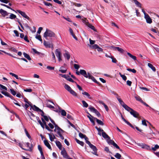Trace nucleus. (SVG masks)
I'll return each instance as SVG.
<instances>
[{
  "instance_id": "nucleus-1",
  "label": "nucleus",
  "mask_w": 159,
  "mask_h": 159,
  "mask_svg": "<svg viewBox=\"0 0 159 159\" xmlns=\"http://www.w3.org/2000/svg\"><path fill=\"white\" fill-rule=\"evenodd\" d=\"M55 34L52 31L48 29L46 30V31L44 32L43 34V37L46 39H47L48 37H54Z\"/></svg>"
},
{
  "instance_id": "nucleus-2",
  "label": "nucleus",
  "mask_w": 159,
  "mask_h": 159,
  "mask_svg": "<svg viewBox=\"0 0 159 159\" xmlns=\"http://www.w3.org/2000/svg\"><path fill=\"white\" fill-rule=\"evenodd\" d=\"M44 45L46 48H53V45L52 43L50 42L46 41L44 40L43 43Z\"/></svg>"
},
{
  "instance_id": "nucleus-3",
  "label": "nucleus",
  "mask_w": 159,
  "mask_h": 159,
  "mask_svg": "<svg viewBox=\"0 0 159 159\" xmlns=\"http://www.w3.org/2000/svg\"><path fill=\"white\" fill-rule=\"evenodd\" d=\"M55 131L59 135V137L62 140H63L64 139V138L62 135V134L64 132V131L63 130L60 128Z\"/></svg>"
},
{
  "instance_id": "nucleus-4",
  "label": "nucleus",
  "mask_w": 159,
  "mask_h": 159,
  "mask_svg": "<svg viewBox=\"0 0 159 159\" xmlns=\"http://www.w3.org/2000/svg\"><path fill=\"white\" fill-rule=\"evenodd\" d=\"M16 13H18L21 15L22 16L28 20H30V18L26 14V13L23 11H21L20 10H16Z\"/></svg>"
},
{
  "instance_id": "nucleus-5",
  "label": "nucleus",
  "mask_w": 159,
  "mask_h": 159,
  "mask_svg": "<svg viewBox=\"0 0 159 159\" xmlns=\"http://www.w3.org/2000/svg\"><path fill=\"white\" fill-rule=\"evenodd\" d=\"M80 73L86 78H88L89 76V75H90V74L89 72L87 74L86 71L84 70H80Z\"/></svg>"
},
{
  "instance_id": "nucleus-6",
  "label": "nucleus",
  "mask_w": 159,
  "mask_h": 159,
  "mask_svg": "<svg viewBox=\"0 0 159 159\" xmlns=\"http://www.w3.org/2000/svg\"><path fill=\"white\" fill-rule=\"evenodd\" d=\"M130 114L132 115L134 117L138 118L140 119V117H139V113L137 111H135L134 110L130 112Z\"/></svg>"
},
{
  "instance_id": "nucleus-7",
  "label": "nucleus",
  "mask_w": 159,
  "mask_h": 159,
  "mask_svg": "<svg viewBox=\"0 0 159 159\" xmlns=\"http://www.w3.org/2000/svg\"><path fill=\"white\" fill-rule=\"evenodd\" d=\"M93 150V152H92V153L97 156H98V154H97V148H96V147L94 146L93 145H92L90 147H89Z\"/></svg>"
},
{
  "instance_id": "nucleus-8",
  "label": "nucleus",
  "mask_w": 159,
  "mask_h": 159,
  "mask_svg": "<svg viewBox=\"0 0 159 159\" xmlns=\"http://www.w3.org/2000/svg\"><path fill=\"white\" fill-rule=\"evenodd\" d=\"M61 154L62 155L63 157L67 159V158H68V157H69V156L67 154L66 150L64 148H63L61 150Z\"/></svg>"
},
{
  "instance_id": "nucleus-9",
  "label": "nucleus",
  "mask_w": 159,
  "mask_h": 159,
  "mask_svg": "<svg viewBox=\"0 0 159 159\" xmlns=\"http://www.w3.org/2000/svg\"><path fill=\"white\" fill-rule=\"evenodd\" d=\"M138 145L143 148L146 149L148 150H150L151 148L149 146L144 143H139Z\"/></svg>"
},
{
  "instance_id": "nucleus-10",
  "label": "nucleus",
  "mask_w": 159,
  "mask_h": 159,
  "mask_svg": "<svg viewBox=\"0 0 159 159\" xmlns=\"http://www.w3.org/2000/svg\"><path fill=\"white\" fill-rule=\"evenodd\" d=\"M144 18L145 19L147 23L150 24L152 23V19L148 15L145 16H144Z\"/></svg>"
},
{
  "instance_id": "nucleus-11",
  "label": "nucleus",
  "mask_w": 159,
  "mask_h": 159,
  "mask_svg": "<svg viewBox=\"0 0 159 159\" xmlns=\"http://www.w3.org/2000/svg\"><path fill=\"white\" fill-rule=\"evenodd\" d=\"M38 149L40 152L41 155V158L42 159H45V157L44 156L43 153L42 152V148L40 145H38Z\"/></svg>"
},
{
  "instance_id": "nucleus-12",
  "label": "nucleus",
  "mask_w": 159,
  "mask_h": 159,
  "mask_svg": "<svg viewBox=\"0 0 159 159\" xmlns=\"http://www.w3.org/2000/svg\"><path fill=\"white\" fill-rule=\"evenodd\" d=\"M112 47L114 50H117L121 53H123L124 52L123 49L118 47Z\"/></svg>"
},
{
  "instance_id": "nucleus-13",
  "label": "nucleus",
  "mask_w": 159,
  "mask_h": 159,
  "mask_svg": "<svg viewBox=\"0 0 159 159\" xmlns=\"http://www.w3.org/2000/svg\"><path fill=\"white\" fill-rule=\"evenodd\" d=\"M55 53L57 57L61 56V53L59 49H57L56 50Z\"/></svg>"
},
{
  "instance_id": "nucleus-14",
  "label": "nucleus",
  "mask_w": 159,
  "mask_h": 159,
  "mask_svg": "<svg viewBox=\"0 0 159 159\" xmlns=\"http://www.w3.org/2000/svg\"><path fill=\"white\" fill-rule=\"evenodd\" d=\"M88 78L89 79H91L94 82L97 84H99V83L95 79L94 77H93L92 75H91L90 74V75H89Z\"/></svg>"
},
{
  "instance_id": "nucleus-15",
  "label": "nucleus",
  "mask_w": 159,
  "mask_h": 159,
  "mask_svg": "<svg viewBox=\"0 0 159 159\" xmlns=\"http://www.w3.org/2000/svg\"><path fill=\"white\" fill-rule=\"evenodd\" d=\"M135 4V5L138 7H141L142 4L139 2L137 0H132Z\"/></svg>"
},
{
  "instance_id": "nucleus-16",
  "label": "nucleus",
  "mask_w": 159,
  "mask_h": 159,
  "mask_svg": "<svg viewBox=\"0 0 159 159\" xmlns=\"http://www.w3.org/2000/svg\"><path fill=\"white\" fill-rule=\"evenodd\" d=\"M82 94L84 96H85L89 99H91L92 98L91 97H90V94L84 91V90H83Z\"/></svg>"
},
{
  "instance_id": "nucleus-17",
  "label": "nucleus",
  "mask_w": 159,
  "mask_h": 159,
  "mask_svg": "<svg viewBox=\"0 0 159 159\" xmlns=\"http://www.w3.org/2000/svg\"><path fill=\"white\" fill-rule=\"evenodd\" d=\"M47 134L49 135L50 141H53L54 139H55V137L54 134H51L49 133H48Z\"/></svg>"
},
{
  "instance_id": "nucleus-18",
  "label": "nucleus",
  "mask_w": 159,
  "mask_h": 159,
  "mask_svg": "<svg viewBox=\"0 0 159 159\" xmlns=\"http://www.w3.org/2000/svg\"><path fill=\"white\" fill-rule=\"evenodd\" d=\"M64 56L65 58L69 60L70 57V55L69 52L67 51H66V53L64 54Z\"/></svg>"
},
{
  "instance_id": "nucleus-19",
  "label": "nucleus",
  "mask_w": 159,
  "mask_h": 159,
  "mask_svg": "<svg viewBox=\"0 0 159 159\" xmlns=\"http://www.w3.org/2000/svg\"><path fill=\"white\" fill-rule=\"evenodd\" d=\"M0 13L2 14L3 17L6 16V14L7 13V12L3 10L2 9H0Z\"/></svg>"
},
{
  "instance_id": "nucleus-20",
  "label": "nucleus",
  "mask_w": 159,
  "mask_h": 159,
  "mask_svg": "<svg viewBox=\"0 0 159 159\" xmlns=\"http://www.w3.org/2000/svg\"><path fill=\"white\" fill-rule=\"evenodd\" d=\"M31 108H32L34 110L37 111L38 112H39V111H41V110L39 109V107H36L35 105L31 106Z\"/></svg>"
},
{
  "instance_id": "nucleus-21",
  "label": "nucleus",
  "mask_w": 159,
  "mask_h": 159,
  "mask_svg": "<svg viewBox=\"0 0 159 159\" xmlns=\"http://www.w3.org/2000/svg\"><path fill=\"white\" fill-rule=\"evenodd\" d=\"M10 15H9V16L6 17V18H10L11 19H13L16 18V16L15 15L11 13H10Z\"/></svg>"
},
{
  "instance_id": "nucleus-22",
  "label": "nucleus",
  "mask_w": 159,
  "mask_h": 159,
  "mask_svg": "<svg viewBox=\"0 0 159 159\" xmlns=\"http://www.w3.org/2000/svg\"><path fill=\"white\" fill-rule=\"evenodd\" d=\"M69 31L70 32V34L72 35V37H73L74 39H75L76 40H77V38L75 36V34L73 33V31L71 28H70L69 29Z\"/></svg>"
},
{
  "instance_id": "nucleus-23",
  "label": "nucleus",
  "mask_w": 159,
  "mask_h": 159,
  "mask_svg": "<svg viewBox=\"0 0 159 159\" xmlns=\"http://www.w3.org/2000/svg\"><path fill=\"white\" fill-rule=\"evenodd\" d=\"M124 108L125 110L129 112L130 111H132L133 110L132 109L128 107L127 105H124Z\"/></svg>"
},
{
  "instance_id": "nucleus-24",
  "label": "nucleus",
  "mask_w": 159,
  "mask_h": 159,
  "mask_svg": "<svg viewBox=\"0 0 159 159\" xmlns=\"http://www.w3.org/2000/svg\"><path fill=\"white\" fill-rule=\"evenodd\" d=\"M43 142L45 146H46L49 149H51V147L48 140H44Z\"/></svg>"
},
{
  "instance_id": "nucleus-25",
  "label": "nucleus",
  "mask_w": 159,
  "mask_h": 159,
  "mask_svg": "<svg viewBox=\"0 0 159 159\" xmlns=\"http://www.w3.org/2000/svg\"><path fill=\"white\" fill-rule=\"evenodd\" d=\"M87 113L88 114V115L87 116V117L89 118L91 122H93V119L94 117L92 116V115L88 112H87Z\"/></svg>"
},
{
  "instance_id": "nucleus-26",
  "label": "nucleus",
  "mask_w": 159,
  "mask_h": 159,
  "mask_svg": "<svg viewBox=\"0 0 159 159\" xmlns=\"http://www.w3.org/2000/svg\"><path fill=\"white\" fill-rule=\"evenodd\" d=\"M94 120H96L97 123L100 125H104L103 122L100 120L96 118H93Z\"/></svg>"
},
{
  "instance_id": "nucleus-27",
  "label": "nucleus",
  "mask_w": 159,
  "mask_h": 159,
  "mask_svg": "<svg viewBox=\"0 0 159 159\" xmlns=\"http://www.w3.org/2000/svg\"><path fill=\"white\" fill-rule=\"evenodd\" d=\"M102 135L103 138L107 139L110 138L104 131L102 133Z\"/></svg>"
},
{
  "instance_id": "nucleus-28",
  "label": "nucleus",
  "mask_w": 159,
  "mask_h": 159,
  "mask_svg": "<svg viewBox=\"0 0 159 159\" xmlns=\"http://www.w3.org/2000/svg\"><path fill=\"white\" fill-rule=\"evenodd\" d=\"M79 135L80 137L81 138H84L85 140L88 139V138L85 135L83 134L81 132L79 133Z\"/></svg>"
},
{
  "instance_id": "nucleus-29",
  "label": "nucleus",
  "mask_w": 159,
  "mask_h": 159,
  "mask_svg": "<svg viewBox=\"0 0 159 159\" xmlns=\"http://www.w3.org/2000/svg\"><path fill=\"white\" fill-rule=\"evenodd\" d=\"M87 26H88L89 28L95 31H96V30L95 28V27L93 26L91 24H90L89 23H88V24L87 25Z\"/></svg>"
},
{
  "instance_id": "nucleus-30",
  "label": "nucleus",
  "mask_w": 159,
  "mask_h": 159,
  "mask_svg": "<svg viewBox=\"0 0 159 159\" xmlns=\"http://www.w3.org/2000/svg\"><path fill=\"white\" fill-rule=\"evenodd\" d=\"M56 143L58 148L60 150H61L62 149V146L60 142L59 141H56Z\"/></svg>"
},
{
  "instance_id": "nucleus-31",
  "label": "nucleus",
  "mask_w": 159,
  "mask_h": 159,
  "mask_svg": "<svg viewBox=\"0 0 159 159\" xmlns=\"http://www.w3.org/2000/svg\"><path fill=\"white\" fill-rule=\"evenodd\" d=\"M107 141L108 143L110 145H113L114 143H115L114 141L110 139V138L109 139H107Z\"/></svg>"
},
{
  "instance_id": "nucleus-32",
  "label": "nucleus",
  "mask_w": 159,
  "mask_h": 159,
  "mask_svg": "<svg viewBox=\"0 0 159 159\" xmlns=\"http://www.w3.org/2000/svg\"><path fill=\"white\" fill-rule=\"evenodd\" d=\"M64 88L66 90H67L69 92L72 89L70 87L68 84H65Z\"/></svg>"
},
{
  "instance_id": "nucleus-33",
  "label": "nucleus",
  "mask_w": 159,
  "mask_h": 159,
  "mask_svg": "<svg viewBox=\"0 0 159 159\" xmlns=\"http://www.w3.org/2000/svg\"><path fill=\"white\" fill-rule=\"evenodd\" d=\"M148 66L151 68V69L154 71H155L156 69L155 67L151 63H148Z\"/></svg>"
},
{
  "instance_id": "nucleus-34",
  "label": "nucleus",
  "mask_w": 159,
  "mask_h": 159,
  "mask_svg": "<svg viewBox=\"0 0 159 159\" xmlns=\"http://www.w3.org/2000/svg\"><path fill=\"white\" fill-rule=\"evenodd\" d=\"M127 54L130 57L133 59L134 60H136V57L135 56L133 55L129 52H127Z\"/></svg>"
},
{
  "instance_id": "nucleus-35",
  "label": "nucleus",
  "mask_w": 159,
  "mask_h": 159,
  "mask_svg": "<svg viewBox=\"0 0 159 159\" xmlns=\"http://www.w3.org/2000/svg\"><path fill=\"white\" fill-rule=\"evenodd\" d=\"M23 54L25 57L27 58V59L29 60H31V57L28 54L25 52H24Z\"/></svg>"
},
{
  "instance_id": "nucleus-36",
  "label": "nucleus",
  "mask_w": 159,
  "mask_h": 159,
  "mask_svg": "<svg viewBox=\"0 0 159 159\" xmlns=\"http://www.w3.org/2000/svg\"><path fill=\"white\" fill-rule=\"evenodd\" d=\"M82 102L83 104V107L87 108L88 107V104L85 101L83 100L82 101Z\"/></svg>"
},
{
  "instance_id": "nucleus-37",
  "label": "nucleus",
  "mask_w": 159,
  "mask_h": 159,
  "mask_svg": "<svg viewBox=\"0 0 159 159\" xmlns=\"http://www.w3.org/2000/svg\"><path fill=\"white\" fill-rule=\"evenodd\" d=\"M69 92L73 96L75 97H77V93L72 89Z\"/></svg>"
},
{
  "instance_id": "nucleus-38",
  "label": "nucleus",
  "mask_w": 159,
  "mask_h": 159,
  "mask_svg": "<svg viewBox=\"0 0 159 159\" xmlns=\"http://www.w3.org/2000/svg\"><path fill=\"white\" fill-rule=\"evenodd\" d=\"M89 109L90 111L94 113L97 110L94 107L91 106H90V107L89 108Z\"/></svg>"
},
{
  "instance_id": "nucleus-39",
  "label": "nucleus",
  "mask_w": 159,
  "mask_h": 159,
  "mask_svg": "<svg viewBox=\"0 0 159 159\" xmlns=\"http://www.w3.org/2000/svg\"><path fill=\"white\" fill-rule=\"evenodd\" d=\"M75 140L77 143L80 144L81 146H84V143L83 142L81 141L76 139Z\"/></svg>"
},
{
  "instance_id": "nucleus-40",
  "label": "nucleus",
  "mask_w": 159,
  "mask_h": 159,
  "mask_svg": "<svg viewBox=\"0 0 159 159\" xmlns=\"http://www.w3.org/2000/svg\"><path fill=\"white\" fill-rule=\"evenodd\" d=\"M135 98L137 100L140 102L141 103H142L143 101L141 98L138 96H135Z\"/></svg>"
},
{
  "instance_id": "nucleus-41",
  "label": "nucleus",
  "mask_w": 159,
  "mask_h": 159,
  "mask_svg": "<svg viewBox=\"0 0 159 159\" xmlns=\"http://www.w3.org/2000/svg\"><path fill=\"white\" fill-rule=\"evenodd\" d=\"M11 93L13 96H15L16 94V92L13 89H10Z\"/></svg>"
},
{
  "instance_id": "nucleus-42",
  "label": "nucleus",
  "mask_w": 159,
  "mask_h": 159,
  "mask_svg": "<svg viewBox=\"0 0 159 159\" xmlns=\"http://www.w3.org/2000/svg\"><path fill=\"white\" fill-rule=\"evenodd\" d=\"M118 101L123 107H124V105H126V104H125L123 101L120 98V99H118Z\"/></svg>"
},
{
  "instance_id": "nucleus-43",
  "label": "nucleus",
  "mask_w": 159,
  "mask_h": 159,
  "mask_svg": "<svg viewBox=\"0 0 159 159\" xmlns=\"http://www.w3.org/2000/svg\"><path fill=\"white\" fill-rule=\"evenodd\" d=\"M115 157L118 159H120L121 157V155L118 153H116L114 155Z\"/></svg>"
},
{
  "instance_id": "nucleus-44",
  "label": "nucleus",
  "mask_w": 159,
  "mask_h": 159,
  "mask_svg": "<svg viewBox=\"0 0 159 159\" xmlns=\"http://www.w3.org/2000/svg\"><path fill=\"white\" fill-rule=\"evenodd\" d=\"M119 74L120 75V76L125 81L126 80L127 77L125 75L121 74L120 73H119Z\"/></svg>"
},
{
  "instance_id": "nucleus-45",
  "label": "nucleus",
  "mask_w": 159,
  "mask_h": 159,
  "mask_svg": "<svg viewBox=\"0 0 159 159\" xmlns=\"http://www.w3.org/2000/svg\"><path fill=\"white\" fill-rule=\"evenodd\" d=\"M35 38L36 39L41 41V43H42V40L41 39V37L40 35H37L35 37Z\"/></svg>"
},
{
  "instance_id": "nucleus-46",
  "label": "nucleus",
  "mask_w": 159,
  "mask_h": 159,
  "mask_svg": "<svg viewBox=\"0 0 159 159\" xmlns=\"http://www.w3.org/2000/svg\"><path fill=\"white\" fill-rule=\"evenodd\" d=\"M63 67L62 66H61V67L59 70V71L61 72V73H66V70H63L62 69V68Z\"/></svg>"
},
{
  "instance_id": "nucleus-47",
  "label": "nucleus",
  "mask_w": 159,
  "mask_h": 159,
  "mask_svg": "<svg viewBox=\"0 0 159 159\" xmlns=\"http://www.w3.org/2000/svg\"><path fill=\"white\" fill-rule=\"evenodd\" d=\"M60 112L61 113V115L62 116H66V113L64 110H61V111Z\"/></svg>"
},
{
  "instance_id": "nucleus-48",
  "label": "nucleus",
  "mask_w": 159,
  "mask_h": 159,
  "mask_svg": "<svg viewBox=\"0 0 159 159\" xmlns=\"http://www.w3.org/2000/svg\"><path fill=\"white\" fill-rule=\"evenodd\" d=\"M25 132L27 137L29 139L31 138V137L25 128H24Z\"/></svg>"
},
{
  "instance_id": "nucleus-49",
  "label": "nucleus",
  "mask_w": 159,
  "mask_h": 159,
  "mask_svg": "<svg viewBox=\"0 0 159 159\" xmlns=\"http://www.w3.org/2000/svg\"><path fill=\"white\" fill-rule=\"evenodd\" d=\"M82 22L84 23L86 25H87L88 23H89V22L88 21V20H87L86 18H84V19H82Z\"/></svg>"
},
{
  "instance_id": "nucleus-50",
  "label": "nucleus",
  "mask_w": 159,
  "mask_h": 159,
  "mask_svg": "<svg viewBox=\"0 0 159 159\" xmlns=\"http://www.w3.org/2000/svg\"><path fill=\"white\" fill-rule=\"evenodd\" d=\"M128 71L132 72L133 73H135L136 72V71L134 69H131L130 68H128L127 69Z\"/></svg>"
},
{
  "instance_id": "nucleus-51",
  "label": "nucleus",
  "mask_w": 159,
  "mask_h": 159,
  "mask_svg": "<svg viewBox=\"0 0 159 159\" xmlns=\"http://www.w3.org/2000/svg\"><path fill=\"white\" fill-rule=\"evenodd\" d=\"M98 46V45L96 44H95L92 46H90V47L92 49H97Z\"/></svg>"
},
{
  "instance_id": "nucleus-52",
  "label": "nucleus",
  "mask_w": 159,
  "mask_h": 159,
  "mask_svg": "<svg viewBox=\"0 0 159 159\" xmlns=\"http://www.w3.org/2000/svg\"><path fill=\"white\" fill-rule=\"evenodd\" d=\"M43 3L44 4V5L47 6H51V7H52V4L51 3L48 2L46 1L43 2Z\"/></svg>"
},
{
  "instance_id": "nucleus-53",
  "label": "nucleus",
  "mask_w": 159,
  "mask_h": 159,
  "mask_svg": "<svg viewBox=\"0 0 159 159\" xmlns=\"http://www.w3.org/2000/svg\"><path fill=\"white\" fill-rule=\"evenodd\" d=\"M111 58L112 59V62L115 63H116V62H117V61L115 58H114L112 56Z\"/></svg>"
},
{
  "instance_id": "nucleus-54",
  "label": "nucleus",
  "mask_w": 159,
  "mask_h": 159,
  "mask_svg": "<svg viewBox=\"0 0 159 159\" xmlns=\"http://www.w3.org/2000/svg\"><path fill=\"white\" fill-rule=\"evenodd\" d=\"M52 60H53L55 62H56V58H55V55L54 54V53L53 52H52Z\"/></svg>"
},
{
  "instance_id": "nucleus-55",
  "label": "nucleus",
  "mask_w": 159,
  "mask_h": 159,
  "mask_svg": "<svg viewBox=\"0 0 159 159\" xmlns=\"http://www.w3.org/2000/svg\"><path fill=\"white\" fill-rule=\"evenodd\" d=\"M0 87L2 89L5 90L6 91L7 90V87L3 86V85L1 84H0Z\"/></svg>"
},
{
  "instance_id": "nucleus-56",
  "label": "nucleus",
  "mask_w": 159,
  "mask_h": 159,
  "mask_svg": "<svg viewBox=\"0 0 159 159\" xmlns=\"http://www.w3.org/2000/svg\"><path fill=\"white\" fill-rule=\"evenodd\" d=\"M95 128L97 129V130L98 131V132H102V133L104 131L102 129L99 128H98L97 126H95Z\"/></svg>"
},
{
  "instance_id": "nucleus-57",
  "label": "nucleus",
  "mask_w": 159,
  "mask_h": 159,
  "mask_svg": "<svg viewBox=\"0 0 159 159\" xmlns=\"http://www.w3.org/2000/svg\"><path fill=\"white\" fill-rule=\"evenodd\" d=\"M125 122V123H126V124H127V125H129V126H130L131 127H132V128H133V129H134V127L128 121H127V120H126Z\"/></svg>"
},
{
  "instance_id": "nucleus-58",
  "label": "nucleus",
  "mask_w": 159,
  "mask_h": 159,
  "mask_svg": "<svg viewBox=\"0 0 159 159\" xmlns=\"http://www.w3.org/2000/svg\"><path fill=\"white\" fill-rule=\"evenodd\" d=\"M125 122V123H126V124H127V125H129V126H130L131 127H132V128H133V129H134V127L128 121H127V120H126Z\"/></svg>"
},
{
  "instance_id": "nucleus-59",
  "label": "nucleus",
  "mask_w": 159,
  "mask_h": 159,
  "mask_svg": "<svg viewBox=\"0 0 159 159\" xmlns=\"http://www.w3.org/2000/svg\"><path fill=\"white\" fill-rule=\"evenodd\" d=\"M97 50L99 52H103V49L99 47V46L97 48Z\"/></svg>"
},
{
  "instance_id": "nucleus-60",
  "label": "nucleus",
  "mask_w": 159,
  "mask_h": 159,
  "mask_svg": "<svg viewBox=\"0 0 159 159\" xmlns=\"http://www.w3.org/2000/svg\"><path fill=\"white\" fill-rule=\"evenodd\" d=\"M63 17L64 19H65L66 20L68 21V22H72V21L70 19V18H69V17H65L64 16H63Z\"/></svg>"
},
{
  "instance_id": "nucleus-61",
  "label": "nucleus",
  "mask_w": 159,
  "mask_h": 159,
  "mask_svg": "<svg viewBox=\"0 0 159 159\" xmlns=\"http://www.w3.org/2000/svg\"><path fill=\"white\" fill-rule=\"evenodd\" d=\"M89 41L90 43L92 45L94 44L95 42V40H91L90 39H89Z\"/></svg>"
},
{
  "instance_id": "nucleus-62",
  "label": "nucleus",
  "mask_w": 159,
  "mask_h": 159,
  "mask_svg": "<svg viewBox=\"0 0 159 159\" xmlns=\"http://www.w3.org/2000/svg\"><path fill=\"white\" fill-rule=\"evenodd\" d=\"M74 67L75 69L77 70H78L80 68V66L79 65L75 64H74Z\"/></svg>"
},
{
  "instance_id": "nucleus-63",
  "label": "nucleus",
  "mask_w": 159,
  "mask_h": 159,
  "mask_svg": "<svg viewBox=\"0 0 159 159\" xmlns=\"http://www.w3.org/2000/svg\"><path fill=\"white\" fill-rule=\"evenodd\" d=\"M88 139H87L86 140H85L86 143L88 144L89 147H90L92 145L90 142L88 140Z\"/></svg>"
},
{
  "instance_id": "nucleus-64",
  "label": "nucleus",
  "mask_w": 159,
  "mask_h": 159,
  "mask_svg": "<svg viewBox=\"0 0 159 159\" xmlns=\"http://www.w3.org/2000/svg\"><path fill=\"white\" fill-rule=\"evenodd\" d=\"M47 68L49 70H53L54 69V67H51L49 66H48L47 67Z\"/></svg>"
}]
</instances>
